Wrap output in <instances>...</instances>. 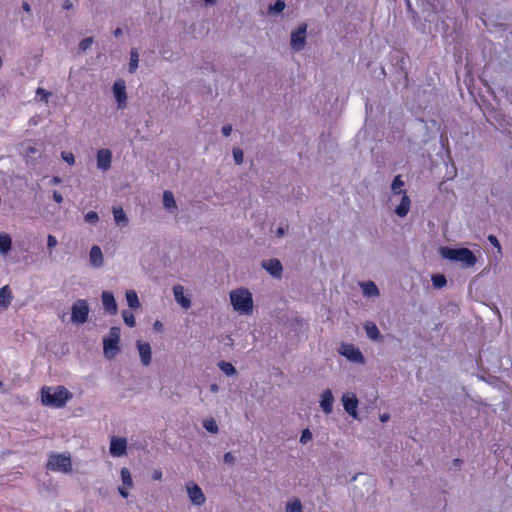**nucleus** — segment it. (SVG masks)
<instances>
[{"label":"nucleus","mask_w":512,"mask_h":512,"mask_svg":"<svg viewBox=\"0 0 512 512\" xmlns=\"http://www.w3.org/2000/svg\"><path fill=\"white\" fill-rule=\"evenodd\" d=\"M73 397L72 393L64 386L43 387L41 390V400L46 406L61 408L68 400Z\"/></svg>","instance_id":"nucleus-1"},{"label":"nucleus","mask_w":512,"mask_h":512,"mask_svg":"<svg viewBox=\"0 0 512 512\" xmlns=\"http://www.w3.org/2000/svg\"><path fill=\"white\" fill-rule=\"evenodd\" d=\"M230 301L235 311L250 315L253 311L252 294L246 288H238L230 292Z\"/></svg>","instance_id":"nucleus-2"},{"label":"nucleus","mask_w":512,"mask_h":512,"mask_svg":"<svg viewBox=\"0 0 512 512\" xmlns=\"http://www.w3.org/2000/svg\"><path fill=\"white\" fill-rule=\"evenodd\" d=\"M440 254L443 258L454 262H461L466 267L474 266L477 261L474 253L468 248L442 247L440 248Z\"/></svg>","instance_id":"nucleus-3"},{"label":"nucleus","mask_w":512,"mask_h":512,"mask_svg":"<svg viewBox=\"0 0 512 512\" xmlns=\"http://www.w3.org/2000/svg\"><path fill=\"white\" fill-rule=\"evenodd\" d=\"M120 334V328L114 326L110 328L109 336L103 339L104 356L109 360L113 359L120 352Z\"/></svg>","instance_id":"nucleus-4"},{"label":"nucleus","mask_w":512,"mask_h":512,"mask_svg":"<svg viewBox=\"0 0 512 512\" xmlns=\"http://www.w3.org/2000/svg\"><path fill=\"white\" fill-rule=\"evenodd\" d=\"M47 469L51 471H60L68 473L72 469L71 458L69 455L52 453L47 462Z\"/></svg>","instance_id":"nucleus-5"},{"label":"nucleus","mask_w":512,"mask_h":512,"mask_svg":"<svg viewBox=\"0 0 512 512\" xmlns=\"http://www.w3.org/2000/svg\"><path fill=\"white\" fill-rule=\"evenodd\" d=\"M89 315V306L86 300L78 299L71 307V322L74 324H84Z\"/></svg>","instance_id":"nucleus-6"},{"label":"nucleus","mask_w":512,"mask_h":512,"mask_svg":"<svg viewBox=\"0 0 512 512\" xmlns=\"http://www.w3.org/2000/svg\"><path fill=\"white\" fill-rule=\"evenodd\" d=\"M339 353L345 356L348 360L364 364L365 358L358 347L354 344L343 343L339 349Z\"/></svg>","instance_id":"nucleus-7"},{"label":"nucleus","mask_w":512,"mask_h":512,"mask_svg":"<svg viewBox=\"0 0 512 512\" xmlns=\"http://www.w3.org/2000/svg\"><path fill=\"white\" fill-rule=\"evenodd\" d=\"M307 25L301 24L295 31L291 33V48L295 51H301L306 43Z\"/></svg>","instance_id":"nucleus-8"},{"label":"nucleus","mask_w":512,"mask_h":512,"mask_svg":"<svg viewBox=\"0 0 512 512\" xmlns=\"http://www.w3.org/2000/svg\"><path fill=\"white\" fill-rule=\"evenodd\" d=\"M186 490L190 501L194 505L201 506L205 503L206 497L199 485L189 482L186 484Z\"/></svg>","instance_id":"nucleus-9"},{"label":"nucleus","mask_w":512,"mask_h":512,"mask_svg":"<svg viewBox=\"0 0 512 512\" xmlns=\"http://www.w3.org/2000/svg\"><path fill=\"white\" fill-rule=\"evenodd\" d=\"M263 269H265L272 277L281 278L283 272V266L280 260L276 258L263 260L261 263Z\"/></svg>","instance_id":"nucleus-10"},{"label":"nucleus","mask_w":512,"mask_h":512,"mask_svg":"<svg viewBox=\"0 0 512 512\" xmlns=\"http://www.w3.org/2000/svg\"><path fill=\"white\" fill-rule=\"evenodd\" d=\"M127 440L122 437H112L110 442V454L113 457H121L126 454Z\"/></svg>","instance_id":"nucleus-11"},{"label":"nucleus","mask_w":512,"mask_h":512,"mask_svg":"<svg viewBox=\"0 0 512 512\" xmlns=\"http://www.w3.org/2000/svg\"><path fill=\"white\" fill-rule=\"evenodd\" d=\"M113 93L118 103V108L123 109L126 106V88L123 81H116L113 85Z\"/></svg>","instance_id":"nucleus-12"},{"label":"nucleus","mask_w":512,"mask_h":512,"mask_svg":"<svg viewBox=\"0 0 512 512\" xmlns=\"http://www.w3.org/2000/svg\"><path fill=\"white\" fill-rule=\"evenodd\" d=\"M101 298L104 310L111 315L117 314L118 307L114 295L109 291H103Z\"/></svg>","instance_id":"nucleus-13"},{"label":"nucleus","mask_w":512,"mask_h":512,"mask_svg":"<svg viewBox=\"0 0 512 512\" xmlns=\"http://www.w3.org/2000/svg\"><path fill=\"white\" fill-rule=\"evenodd\" d=\"M342 402L345 411L353 418H357L358 399L355 394H344L342 397Z\"/></svg>","instance_id":"nucleus-14"},{"label":"nucleus","mask_w":512,"mask_h":512,"mask_svg":"<svg viewBox=\"0 0 512 512\" xmlns=\"http://www.w3.org/2000/svg\"><path fill=\"white\" fill-rule=\"evenodd\" d=\"M173 295L175 301L184 309H189L192 305L191 299L184 295V287L180 284L173 286Z\"/></svg>","instance_id":"nucleus-15"},{"label":"nucleus","mask_w":512,"mask_h":512,"mask_svg":"<svg viewBox=\"0 0 512 512\" xmlns=\"http://www.w3.org/2000/svg\"><path fill=\"white\" fill-rule=\"evenodd\" d=\"M136 345L140 355L141 363L144 366H148L151 363L152 359V351L150 344L148 342H142L138 340Z\"/></svg>","instance_id":"nucleus-16"},{"label":"nucleus","mask_w":512,"mask_h":512,"mask_svg":"<svg viewBox=\"0 0 512 512\" xmlns=\"http://www.w3.org/2000/svg\"><path fill=\"white\" fill-rule=\"evenodd\" d=\"M112 154L108 149H100L97 152V167L100 170L106 171L111 166Z\"/></svg>","instance_id":"nucleus-17"},{"label":"nucleus","mask_w":512,"mask_h":512,"mask_svg":"<svg viewBox=\"0 0 512 512\" xmlns=\"http://www.w3.org/2000/svg\"><path fill=\"white\" fill-rule=\"evenodd\" d=\"M334 396L330 389H326L321 394L320 407L325 414H330L333 410Z\"/></svg>","instance_id":"nucleus-18"},{"label":"nucleus","mask_w":512,"mask_h":512,"mask_svg":"<svg viewBox=\"0 0 512 512\" xmlns=\"http://www.w3.org/2000/svg\"><path fill=\"white\" fill-rule=\"evenodd\" d=\"M89 261L93 267L100 268L104 264V257L99 246L94 245L89 252Z\"/></svg>","instance_id":"nucleus-19"},{"label":"nucleus","mask_w":512,"mask_h":512,"mask_svg":"<svg viewBox=\"0 0 512 512\" xmlns=\"http://www.w3.org/2000/svg\"><path fill=\"white\" fill-rule=\"evenodd\" d=\"M410 206H411L410 198L408 197L406 192H404L401 195L400 204L395 208V213L399 217H405L408 214L409 210H410Z\"/></svg>","instance_id":"nucleus-20"},{"label":"nucleus","mask_w":512,"mask_h":512,"mask_svg":"<svg viewBox=\"0 0 512 512\" xmlns=\"http://www.w3.org/2000/svg\"><path fill=\"white\" fill-rule=\"evenodd\" d=\"M364 330L369 339H371L373 341H379L382 339L380 331L374 322H372V321L366 322L364 324Z\"/></svg>","instance_id":"nucleus-21"},{"label":"nucleus","mask_w":512,"mask_h":512,"mask_svg":"<svg viewBox=\"0 0 512 512\" xmlns=\"http://www.w3.org/2000/svg\"><path fill=\"white\" fill-rule=\"evenodd\" d=\"M114 221L119 227H126L129 219L122 207H113Z\"/></svg>","instance_id":"nucleus-22"},{"label":"nucleus","mask_w":512,"mask_h":512,"mask_svg":"<svg viewBox=\"0 0 512 512\" xmlns=\"http://www.w3.org/2000/svg\"><path fill=\"white\" fill-rule=\"evenodd\" d=\"M362 292L366 297H377L380 292L376 284L372 281L361 283Z\"/></svg>","instance_id":"nucleus-23"},{"label":"nucleus","mask_w":512,"mask_h":512,"mask_svg":"<svg viewBox=\"0 0 512 512\" xmlns=\"http://www.w3.org/2000/svg\"><path fill=\"white\" fill-rule=\"evenodd\" d=\"M163 206L166 210L173 212L177 209V204L174 195L171 191L165 190L163 193Z\"/></svg>","instance_id":"nucleus-24"},{"label":"nucleus","mask_w":512,"mask_h":512,"mask_svg":"<svg viewBox=\"0 0 512 512\" xmlns=\"http://www.w3.org/2000/svg\"><path fill=\"white\" fill-rule=\"evenodd\" d=\"M126 300L127 304L131 309H137L140 307V301L138 299V295L134 290L126 291Z\"/></svg>","instance_id":"nucleus-25"},{"label":"nucleus","mask_w":512,"mask_h":512,"mask_svg":"<svg viewBox=\"0 0 512 512\" xmlns=\"http://www.w3.org/2000/svg\"><path fill=\"white\" fill-rule=\"evenodd\" d=\"M139 53L137 49L132 48L130 51L129 67L128 70L131 74L135 73L138 68Z\"/></svg>","instance_id":"nucleus-26"},{"label":"nucleus","mask_w":512,"mask_h":512,"mask_svg":"<svg viewBox=\"0 0 512 512\" xmlns=\"http://www.w3.org/2000/svg\"><path fill=\"white\" fill-rule=\"evenodd\" d=\"M11 237L6 233H0V253L6 255L11 249Z\"/></svg>","instance_id":"nucleus-27"},{"label":"nucleus","mask_w":512,"mask_h":512,"mask_svg":"<svg viewBox=\"0 0 512 512\" xmlns=\"http://www.w3.org/2000/svg\"><path fill=\"white\" fill-rule=\"evenodd\" d=\"M12 299L11 291L8 286L0 288V305L7 307Z\"/></svg>","instance_id":"nucleus-28"},{"label":"nucleus","mask_w":512,"mask_h":512,"mask_svg":"<svg viewBox=\"0 0 512 512\" xmlns=\"http://www.w3.org/2000/svg\"><path fill=\"white\" fill-rule=\"evenodd\" d=\"M218 367L227 376H235L237 374L236 368L230 362L220 361Z\"/></svg>","instance_id":"nucleus-29"},{"label":"nucleus","mask_w":512,"mask_h":512,"mask_svg":"<svg viewBox=\"0 0 512 512\" xmlns=\"http://www.w3.org/2000/svg\"><path fill=\"white\" fill-rule=\"evenodd\" d=\"M404 186V182L401 179V176L398 175L394 178L391 189L395 195H402L405 191H403L401 188Z\"/></svg>","instance_id":"nucleus-30"},{"label":"nucleus","mask_w":512,"mask_h":512,"mask_svg":"<svg viewBox=\"0 0 512 512\" xmlns=\"http://www.w3.org/2000/svg\"><path fill=\"white\" fill-rule=\"evenodd\" d=\"M121 479L123 485L126 486L127 488H131L133 486L132 476L128 468L123 467L121 469Z\"/></svg>","instance_id":"nucleus-31"},{"label":"nucleus","mask_w":512,"mask_h":512,"mask_svg":"<svg viewBox=\"0 0 512 512\" xmlns=\"http://www.w3.org/2000/svg\"><path fill=\"white\" fill-rule=\"evenodd\" d=\"M433 287L436 289H441L447 284L446 277L442 274H435L431 278Z\"/></svg>","instance_id":"nucleus-32"},{"label":"nucleus","mask_w":512,"mask_h":512,"mask_svg":"<svg viewBox=\"0 0 512 512\" xmlns=\"http://www.w3.org/2000/svg\"><path fill=\"white\" fill-rule=\"evenodd\" d=\"M204 428L212 434H217L219 431L218 425L214 418L205 419L203 422Z\"/></svg>","instance_id":"nucleus-33"},{"label":"nucleus","mask_w":512,"mask_h":512,"mask_svg":"<svg viewBox=\"0 0 512 512\" xmlns=\"http://www.w3.org/2000/svg\"><path fill=\"white\" fill-rule=\"evenodd\" d=\"M122 317L127 326H129V327L135 326V324H136L135 317H134V314L130 310H123Z\"/></svg>","instance_id":"nucleus-34"},{"label":"nucleus","mask_w":512,"mask_h":512,"mask_svg":"<svg viewBox=\"0 0 512 512\" xmlns=\"http://www.w3.org/2000/svg\"><path fill=\"white\" fill-rule=\"evenodd\" d=\"M286 7V4L283 0H277L274 5L269 7V13L278 14L281 13Z\"/></svg>","instance_id":"nucleus-35"},{"label":"nucleus","mask_w":512,"mask_h":512,"mask_svg":"<svg viewBox=\"0 0 512 512\" xmlns=\"http://www.w3.org/2000/svg\"><path fill=\"white\" fill-rule=\"evenodd\" d=\"M286 512H303L300 500L296 499L293 502H289L286 506Z\"/></svg>","instance_id":"nucleus-36"},{"label":"nucleus","mask_w":512,"mask_h":512,"mask_svg":"<svg viewBox=\"0 0 512 512\" xmlns=\"http://www.w3.org/2000/svg\"><path fill=\"white\" fill-rule=\"evenodd\" d=\"M85 222L96 225L99 222V216L95 211H89L84 216Z\"/></svg>","instance_id":"nucleus-37"},{"label":"nucleus","mask_w":512,"mask_h":512,"mask_svg":"<svg viewBox=\"0 0 512 512\" xmlns=\"http://www.w3.org/2000/svg\"><path fill=\"white\" fill-rule=\"evenodd\" d=\"M233 158L237 165H240L243 163L244 160V152L240 148H233Z\"/></svg>","instance_id":"nucleus-38"},{"label":"nucleus","mask_w":512,"mask_h":512,"mask_svg":"<svg viewBox=\"0 0 512 512\" xmlns=\"http://www.w3.org/2000/svg\"><path fill=\"white\" fill-rule=\"evenodd\" d=\"M94 42V39L92 37H87V38H84L80 43H79V50L81 52H85L87 51L91 45L93 44Z\"/></svg>","instance_id":"nucleus-39"},{"label":"nucleus","mask_w":512,"mask_h":512,"mask_svg":"<svg viewBox=\"0 0 512 512\" xmlns=\"http://www.w3.org/2000/svg\"><path fill=\"white\" fill-rule=\"evenodd\" d=\"M58 240L55 236L49 234L47 237V248L49 250L50 255L52 254V249L57 246Z\"/></svg>","instance_id":"nucleus-40"},{"label":"nucleus","mask_w":512,"mask_h":512,"mask_svg":"<svg viewBox=\"0 0 512 512\" xmlns=\"http://www.w3.org/2000/svg\"><path fill=\"white\" fill-rule=\"evenodd\" d=\"M312 439V433L309 429H304L300 436V443L306 444Z\"/></svg>","instance_id":"nucleus-41"},{"label":"nucleus","mask_w":512,"mask_h":512,"mask_svg":"<svg viewBox=\"0 0 512 512\" xmlns=\"http://www.w3.org/2000/svg\"><path fill=\"white\" fill-rule=\"evenodd\" d=\"M61 158L69 165H73L75 163V157L71 152H62Z\"/></svg>","instance_id":"nucleus-42"},{"label":"nucleus","mask_w":512,"mask_h":512,"mask_svg":"<svg viewBox=\"0 0 512 512\" xmlns=\"http://www.w3.org/2000/svg\"><path fill=\"white\" fill-rule=\"evenodd\" d=\"M36 94L38 96H40V99L47 102L49 97L51 96V93L46 91L45 89L43 88H38L37 91H36Z\"/></svg>","instance_id":"nucleus-43"},{"label":"nucleus","mask_w":512,"mask_h":512,"mask_svg":"<svg viewBox=\"0 0 512 512\" xmlns=\"http://www.w3.org/2000/svg\"><path fill=\"white\" fill-rule=\"evenodd\" d=\"M488 241L496 248L500 249L501 246H500V242L499 240L497 239V237L495 235H489L488 236Z\"/></svg>","instance_id":"nucleus-44"},{"label":"nucleus","mask_w":512,"mask_h":512,"mask_svg":"<svg viewBox=\"0 0 512 512\" xmlns=\"http://www.w3.org/2000/svg\"><path fill=\"white\" fill-rule=\"evenodd\" d=\"M223 459H224V462L228 463V464H233L235 462V457L233 456V454L231 452L225 453Z\"/></svg>","instance_id":"nucleus-45"},{"label":"nucleus","mask_w":512,"mask_h":512,"mask_svg":"<svg viewBox=\"0 0 512 512\" xmlns=\"http://www.w3.org/2000/svg\"><path fill=\"white\" fill-rule=\"evenodd\" d=\"M232 132V126L230 124L224 125L222 127V133L225 137H228L231 135Z\"/></svg>","instance_id":"nucleus-46"},{"label":"nucleus","mask_w":512,"mask_h":512,"mask_svg":"<svg viewBox=\"0 0 512 512\" xmlns=\"http://www.w3.org/2000/svg\"><path fill=\"white\" fill-rule=\"evenodd\" d=\"M52 197L53 200L58 204L62 203L63 201V197L58 191H54Z\"/></svg>","instance_id":"nucleus-47"},{"label":"nucleus","mask_w":512,"mask_h":512,"mask_svg":"<svg viewBox=\"0 0 512 512\" xmlns=\"http://www.w3.org/2000/svg\"><path fill=\"white\" fill-rule=\"evenodd\" d=\"M118 492H119V494H120L122 497H124V498H127V497H128V495H129V493H128V491H127V487H126V486H124V487H118Z\"/></svg>","instance_id":"nucleus-48"},{"label":"nucleus","mask_w":512,"mask_h":512,"mask_svg":"<svg viewBox=\"0 0 512 512\" xmlns=\"http://www.w3.org/2000/svg\"><path fill=\"white\" fill-rule=\"evenodd\" d=\"M63 9L70 10L73 8V3L71 0H65L62 5Z\"/></svg>","instance_id":"nucleus-49"},{"label":"nucleus","mask_w":512,"mask_h":512,"mask_svg":"<svg viewBox=\"0 0 512 512\" xmlns=\"http://www.w3.org/2000/svg\"><path fill=\"white\" fill-rule=\"evenodd\" d=\"M153 328H154V330L160 332V331L163 330V324L160 321L157 320V321L154 322Z\"/></svg>","instance_id":"nucleus-50"},{"label":"nucleus","mask_w":512,"mask_h":512,"mask_svg":"<svg viewBox=\"0 0 512 512\" xmlns=\"http://www.w3.org/2000/svg\"><path fill=\"white\" fill-rule=\"evenodd\" d=\"M152 478L154 480H160L162 478V472L160 470H155L153 473H152Z\"/></svg>","instance_id":"nucleus-51"},{"label":"nucleus","mask_w":512,"mask_h":512,"mask_svg":"<svg viewBox=\"0 0 512 512\" xmlns=\"http://www.w3.org/2000/svg\"><path fill=\"white\" fill-rule=\"evenodd\" d=\"M285 233H286V230L283 227H279L276 230V236L279 237V238L283 237L285 235Z\"/></svg>","instance_id":"nucleus-52"},{"label":"nucleus","mask_w":512,"mask_h":512,"mask_svg":"<svg viewBox=\"0 0 512 512\" xmlns=\"http://www.w3.org/2000/svg\"><path fill=\"white\" fill-rule=\"evenodd\" d=\"M209 389L212 393H217L219 391V386L216 383H212L209 386Z\"/></svg>","instance_id":"nucleus-53"},{"label":"nucleus","mask_w":512,"mask_h":512,"mask_svg":"<svg viewBox=\"0 0 512 512\" xmlns=\"http://www.w3.org/2000/svg\"><path fill=\"white\" fill-rule=\"evenodd\" d=\"M122 34H123V30H122L121 28H119V27H118V28H116V29L113 31V35H114L115 37H119V36H121Z\"/></svg>","instance_id":"nucleus-54"},{"label":"nucleus","mask_w":512,"mask_h":512,"mask_svg":"<svg viewBox=\"0 0 512 512\" xmlns=\"http://www.w3.org/2000/svg\"><path fill=\"white\" fill-rule=\"evenodd\" d=\"M22 8L26 12H30L31 11V7H30L29 3H27V2L23 3Z\"/></svg>","instance_id":"nucleus-55"},{"label":"nucleus","mask_w":512,"mask_h":512,"mask_svg":"<svg viewBox=\"0 0 512 512\" xmlns=\"http://www.w3.org/2000/svg\"><path fill=\"white\" fill-rule=\"evenodd\" d=\"M51 183H53V184H59V183H61V178H60V177H58V176H54V177L52 178V180H51Z\"/></svg>","instance_id":"nucleus-56"},{"label":"nucleus","mask_w":512,"mask_h":512,"mask_svg":"<svg viewBox=\"0 0 512 512\" xmlns=\"http://www.w3.org/2000/svg\"><path fill=\"white\" fill-rule=\"evenodd\" d=\"M26 152H27V155L34 154V153H36V148L28 147Z\"/></svg>","instance_id":"nucleus-57"},{"label":"nucleus","mask_w":512,"mask_h":512,"mask_svg":"<svg viewBox=\"0 0 512 512\" xmlns=\"http://www.w3.org/2000/svg\"><path fill=\"white\" fill-rule=\"evenodd\" d=\"M388 419H389V415L388 414H383V415L380 416L381 422H386V421H388Z\"/></svg>","instance_id":"nucleus-58"},{"label":"nucleus","mask_w":512,"mask_h":512,"mask_svg":"<svg viewBox=\"0 0 512 512\" xmlns=\"http://www.w3.org/2000/svg\"><path fill=\"white\" fill-rule=\"evenodd\" d=\"M208 5H215L217 0H204Z\"/></svg>","instance_id":"nucleus-59"},{"label":"nucleus","mask_w":512,"mask_h":512,"mask_svg":"<svg viewBox=\"0 0 512 512\" xmlns=\"http://www.w3.org/2000/svg\"><path fill=\"white\" fill-rule=\"evenodd\" d=\"M460 463H461V460H460V459H455V460H454V464H455V465H460Z\"/></svg>","instance_id":"nucleus-60"},{"label":"nucleus","mask_w":512,"mask_h":512,"mask_svg":"<svg viewBox=\"0 0 512 512\" xmlns=\"http://www.w3.org/2000/svg\"><path fill=\"white\" fill-rule=\"evenodd\" d=\"M2 386H3V383L0 381V387H2Z\"/></svg>","instance_id":"nucleus-61"}]
</instances>
